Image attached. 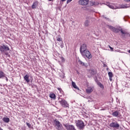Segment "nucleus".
Segmentation results:
<instances>
[{"label":"nucleus","instance_id":"obj_9","mask_svg":"<svg viewBox=\"0 0 130 130\" xmlns=\"http://www.w3.org/2000/svg\"><path fill=\"white\" fill-rule=\"evenodd\" d=\"M89 3V0H79V4L81 6H87Z\"/></svg>","mask_w":130,"mask_h":130},{"label":"nucleus","instance_id":"obj_33","mask_svg":"<svg viewBox=\"0 0 130 130\" xmlns=\"http://www.w3.org/2000/svg\"><path fill=\"white\" fill-rule=\"evenodd\" d=\"M26 125L27 126H28L29 128H30L31 126V124H30L29 123L26 122Z\"/></svg>","mask_w":130,"mask_h":130},{"label":"nucleus","instance_id":"obj_3","mask_svg":"<svg viewBox=\"0 0 130 130\" xmlns=\"http://www.w3.org/2000/svg\"><path fill=\"white\" fill-rule=\"evenodd\" d=\"M60 104L62 107L64 108H69L70 105L68 103V102L64 99H61V100L59 101Z\"/></svg>","mask_w":130,"mask_h":130},{"label":"nucleus","instance_id":"obj_8","mask_svg":"<svg viewBox=\"0 0 130 130\" xmlns=\"http://www.w3.org/2000/svg\"><path fill=\"white\" fill-rule=\"evenodd\" d=\"M86 50H88V49H87V45H86L85 44H83L81 46H80V53Z\"/></svg>","mask_w":130,"mask_h":130},{"label":"nucleus","instance_id":"obj_28","mask_svg":"<svg viewBox=\"0 0 130 130\" xmlns=\"http://www.w3.org/2000/svg\"><path fill=\"white\" fill-rule=\"evenodd\" d=\"M99 87H100V88H101L102 89H103V88H104V86L102 85V83H99L98 84Z\"/></svg>","mask_w":130,"mask_h":130},{"label":"nucleus","instance_id":"obj_7","mask_svg":"<svg viewBox=\"0 0 130 130\" xmlns=\"http://www.w3.org/2000/svg\"><path fill=\"white\" fill-rule=\"evenodd\" d=\"M110 127H113L114 128H119V124L115 121V122H112L110 124Z\"/></svg>","mask_w":130,"mask_h":130},{"label":"nucleus","instance_id":"obj_30","mask_svg":"<svg viewBox=\"0 0 130 130\" xmlns=\"http://www.w3.org/2000/svg\"><path fill=\"white\" fill-rule=\"evenodd\" d=\"M61 60H62V61L64 62V61H66V59H64V58H63V57H61Z\"/></svg>","mask_w":130,"mask_h":130},{"label":"nucleus","instance_id":"obj_20","mask_svg":"<svg viewBox=\"0 0 130 130\" xmlns=\"http://www.w3.org/2000/svg\"><path fill=\"white\" fill-rule=\"evenodd\" d=\"M128 8V7L127 6V5H122L121 7L118 8V9H126Z\"/></svg>","mask_w":130,"mask_h":130},{"label":"nucleus","instance_id":"obj_26","mask_svg":"<svg viewBox=\"0 0 130 130\" xmlns=\"http://www.w3.org/2000/svg\"><path fill=\"white\" fill-rule=\"evenodd\" d=\"M121 33H122V34H127V32L124 31V30H123L122 29H121L120 30Z\"/></svg>","mask_w":130,"mask_h":130},{"label":"nucleus","instance_id":"obj_39","mask_svg":"<svg viewBox=\"0 0 130 130\" xmlns=\"http://www.w3.org/2000/svg\"><path fill=\"white\" fill-rule=\"evenodd\" d=\"M61 2H66V1H67V0H61Z\"/></svg>","mask_w":130,"mask_h":130},{"label":"nucleus","instance_id":"obj_11","mask_svg":"<svg viewBox=\"0 0 130 130\" xmlns=\"http://www.w3.org/2000/svg\"><path fill=\"white\" fill-rule=\"evenodd\" d=\"M108 76L109 77V80L111 82H112V78H113V73L112 72H108Z\"/></svg>","mask_w":130,"mask_h":130},{"label":"nucleus","instance_id":"obj_23","mask_svg":"<svg viewBox=\"0 0 130 130\" xmlns=\"http://www.w3.org/2000/svg\"><path fill=\"white\" fill-rule=\"evenodd\" d=\"M3 77H5V73L2 71H0V79L3 78Z\"/></svg>","mask_w":130,"mask_h":130},{"label":"nucleus","instance_id":"obj_43","mask_svg":"<svg viewBox=\"0 0 130 130\" xmlns=\"http://www.w3.org/2000/svg\"><path fill=\"white\" fill-rule=\"evenodd\" d=\"M61 47L62 48V45H61Z\"/></svg>","mask_w":130,"mask_h":130},{"label":"nucleus","instance_id":"obj_16","mask_svg":"<svg viewBox=\"0 0 130 130\" xmlns=\"http://www.w3.org/2000/svg\"><path fill=\"white\" fill-rule=\"evenodd\" d=\"M72 85L75 89H77V90H79V87H78V86H77V85H76V83H75V82L72 81Z\"/></svg>","mask_w":130,"mask_h":130},{"label":"nucleus","instance_id":"obj_1","mask_svg":"<svg viewBox=\"0 0 130 130\" xmlns=\"http://www.w3.org/2000/svg\"><path fill=\"white\" fill-rule=\"evenodd\" d=\"M75 123L77 127H78L79 129H83V128H85V123L81 120H76Z\"/></svg>","mask_w":130,"mask_h":130},{"label":"nucleus","instance_id":"obj_41","mask_svg":"<svg viewBox=\"0 0 130 130\" xmlns=\"http://www.w3.org/2000/svg\"><path fill=\"white\" fill-rule=\"evenodd\" d=\"M128 52L130 53V50H128Z\"/></svg>","mask_w":130,"mask_h":130},{"label":"nucleus","instance_id":"obj_22","mask_svg":"<svg viewBox=\"0 0 130 130\" xmlns=\"http://www.w3.org/2000/svg\"><path fill=\"white\" fill-rule=\"evenodd\" d=\"M50 97L52 99H55V94L54 93L50 94Z\"/></svg>","mask_w":130,"mask_h":130},{"label":"nucleus","instance_id":"obj_17","mask_svg":"<svg viewBox=\"0 0 130 130\" xmlns=\"http://www.w3.org/2000/svg\"><path fill=\"white\" fill-rule=\"evenodd\" d=\"M37 8V2H35L31 6V9H36Z\"/></svg>","mask_w":130,"mask_h":130},{"label":"nucleus","instance_id":"obj_14","mask_svg":"<svg viewBox=\"0 0 130 130\" xmlns=\"http://www.w3.org/2000/svg\"><path fill=\"white\" fill-rule=\"evenodd\" d=\"M24 79L27 82V83H29V82H30V80L29 79V75H26L24 76Z\"/></svg>","mask_w":130,"mask_h":130},{"label":"nucleus","instance_id":"obj_19","mask_svg":"<svg viewBox=\"0 0 130 130\" xmlns=\"http://www.w3.org/2000/svg\"><path fill=\"white\" fill-rule=\"evenodd\" d=\"M120 31V29H118V28H114V29L113 30V32H114L115 33H119Z\"/></svg>","mask_w":130,"mask_h":130},{"label":"nucleus","instance_id":"obj_10","mask_svg":"<svg viewBox=\"0 0 130 130\" xmlns=\"http://www.w3.org/2000/svg\"><path fill=\"white\" fill-rule=\"evenodd\" d=\"M90 20L88 19L85 20L84 22V26H85V27H89V26H90Z\"/></svg>","mask_w":130,"mask_h":130},{"label":"nucleus","instance_id":"obj_21","mask_svg":"<svg viewBox=\"0 0 130 130\" xmlns=\"http://www.w3.org/2000/svg\"><path fill=\"white\" fill-rule=\"evenodd\" d=\"M109 8H110V9H112L113 10H114V4H113V3H111V4L109 5Z\"/></svg>","mask_w":130,"mask_h":130},{"label":"nucleus","instance_id":"obj_40","mask_svg":"<svg viewBox=\"0 0 130 130\" xmlns=\"http://www.w3.org/2000/svg\"><path fill=\"white\" fill-rule=\"evenodd\" d=\"M48 1H49V2H51V1H52L53 0H48Z\"/></svg>","mask_w":130,"mask_h":130},{"label":"nucleus","instance_id":"obj_2","mask_svg":"<svg viewBox=\"0 0 130 130\" xmlns=\"http://www.w3.org/2000/svg\"><path fill=\"white\" fill-rule=\"evenodd\" d=\"M81 54L83 57H84V58L87 57V58L88 59H91V58L92 57V54H91V52H90L88 50L82 52Z\"/></svg>","mask_w":130,"mask_h":130},{"label":"nucleus","instance_id":"obj_13","mask_svg":"<svg viewBox=\"0 0 130 130\" xmlns=\"http://www.w3.org/2000/svg\"><path fill=\"white\" fill-rule=\"evenodd\" d=\"M91 92H93V88L91 87H89L86 89V92L88 94H90V93H91Z\"/></svg>","mask_w":130,"mask_h":130},{"label":"nucleus","instance_id":"obj_31","mask_svg":"<svg viewBox=\"0 0 130 130\" xmlns=\"http://www.w3.org/2000/svg\"><path fill=\"white\" fill-rule=\"evenodd\" d=\"M61 40H62V39L61 38H57V41H61Z\"/></svg>","mask_w":130,"mask_h":130},{"label":"nucleus","instance_id":"obj_24","mask_svg":"<svg viewBox=\"0 0 130 130\" xmlns=\"http://www.w3.org/2000/svg\"><path fill=\"white\" fill-rule=\"evenodd\" d=\"M78 63H79L81 66H85V63H84L83 61H81V60H78Z\"/></svg>","mask_w":130,"mask_h":130},{"label":"nucleus","instance_id":"obj_27","mask_svg":"<svg viewBox=\"0 0 130 130\" xmlns=\"http://www.w3.org/2000/svg\"><path fill=\"white\" fill-rule=\"evenodd\" d=\"M108 27L110 30H112V31H113L115 28L114 26H112L111 25H108Z\"/></svg>","mask_w":130,"mask_h":130},{"label":"nucleus","instance_id":"obj_37","mask_svg":"<svg viewBox=\"0 0 130 130\" xmlns=\"http://www.w3.org/2000/svg\"><path fill=\"white\" fill-rule=\"evenodd\" d=\"M5 79H6L7 82H8V77H5Z\"/></svg>","mask_w":130,"mask_h":130},{"label":"nucleus","instance_id":"obj_15","mask_svg":"<svg viewBox=\"0 0 130 130\" xmlns=\"http://www.w3.org/2000/svg\"><path fill=\"white\" fill-rule=\"evenodd\" d=\"M119 114V113L117 111H116L112 113L113 116H115V117L118 116Z\"/></svg>","mask_w":130,"mask_h":130},{"label":"nucleus","instance_id":"obj_38","mask_svg":"<svg viewBox=\"0 0 130 130\" xmlns=\"http://www.w3.org/2000/svg\"><path fill=\"white\" fill-rule=\"evenodd\" d=\"M125 2H130V0H125Z\"/></svg>","mask_w":130,"mask_h":130},{"label":"nucleus","instance_id":"obj_5","mask_svg":"<svg viewBox=\"0 0 130 130\" xmlns=\"http://www.w3.org/2000/svg\"><path fill=\"white\" fill-rule=\"evenodd\" d=\"M54 123L56 126H57V129L63 130V126H62V124L59 122V121L55 120L54 121Z\"/></svg>","mask_w":130,"mask_h":130},{"label":"nucleus","instance_id":"obj_35","mask_svg":"<svg viewBox=\"0 0 130 130\" xmlns=\"http://www.w3.org/2000/svg\"><path fill=\"white\" fill-rule=\"evenodd\" d=\"M72 1H73V0H67V4H69V3H71V2H72Z\"/></svg>","mask_w":130,"mask_h":130},{"label":"nucleus","instance_id":"obj_42","mask_svg":"<svg viewBox=\"0 0 130 130\" xmlns=\"http://www.w3.org/2000/svg\"><path fill=\"white\" fill-rule=\"evenodd\" d=\"M104 66H106V64H104Z\"/></svg>","mask_w":130,"mask_h":130},{"label":"nucleus","instance_id":"obj_6","mask_svg":"<svg viewBox=\"0 0 130 130\" xmlns=\"http://www.w3.org/2000/svg\"><path fill=\"white\" fill-rule=\"evenodd\" d=\"M63 125L66 127L67 130H77L75 128L74 125H71L69 124H63Z\"/></svg>","mask_w":130,"mask_h":130},{"label":"nucleus","instance_id":"obj_32","mask_svg":"<svg viewBox=\"0 0 130 130\" xmlns=\"http://www.w3.org/2000/svg\"><path fill=\"white\" fill-rule=\"evenodd\" d=\"M106 4H106V6H107L108 7H109V6H110V5L111 3H109V2H106Z\"/></svg>","mask_w":130,"mask_h":130},{"label":"nucleus","instance_id":"obj_34","mask_svg":"<svg viewBox=\"0 0 130 130\" xmlns=\"http://www.w3.org/2000/svg\"><path fill=\"white\" fill-rule=\"evenodd\" d=\"M109 47L110 49L112 51H113V48H112L110 46H109Z\"/></svg>","mask_w":130,"mask_h":130},{"label":"nucleus","instance_id":"obj_25","mask_svg":"<svg viewBox=\"0 0 130 130\" xmlns=\"http://www.w3.org/2000/svg\"><path fill=\"white\" fill-rule=\"evenodd\" d=\"M57 89V90H58V91H59L61 94H63V91H62V89H61V88L58 87Z\"/></svg>","mask_w":130,"mask_h":130},{"label":"nucleus","instance_id":"obj_18","mask_svg":"<svg viewBox=\"0 0 130 130\" xmlns=\"http://www.w3.org/2000/svg\"><path fill=\"white\" fill-rule=\"evenodd\" d=\"M89 73L92 75H95V74H96V72H94V69H91L90 70H89Z\"/></svg>","mask_w":130,"mask_h":130},{"label":"nucleus","instance_id":"obj_4","mask_svg":"<svg viewBox=\"0 0 130 130\" xmlns=\"http://www.w3.org/2000/svg\"><path fill=\"white\" fill-rule=\"evenodd\" d=\"M8 50H10V48L8 47L7 45H2L0 46V51L3 52H6V51H8Z\"/></svg>","mask_w":130,"mask_h":130},{"label":"nucleus","instance_id":"obj_36","mask_svg":"<svg viewBox=\"0 0 130 130\" xmlns=\"http://www.w3.org/2000/svg\"><path fill=\"white\" fill-rule=\"evenodd\" d=\"M103 17L104 18H105V19H106V20H109V18H108L105 17L104 15H103Z\"/></svg>","mask_w":130,"mask_h":130},{"label":"nucleus","instance_id":"obj_12","mask_svg":"<svg viewBox=\"0 0 130 130\" xmlns=\"http://www.w3.org/2000/svg\"><path fill=\"white\" fill-rule=\"evenodd\" d=\"M2 120H3L4 122H6V123H9V122H10V118L4 117L3 118Z\"/></svg>","mask_w":130,"mask_h":130},{"label":"nucleus","instance_id":"obj_29","mask_svg":"<svg viewBox=\"0 0 130 130\" xmlns=\"http://www.w3.org/2000/svg\"><path fill=\"white\" fill-rule=\"evenodd\" d=\"M3 53H5V55H7V56H10V54H9L8 52H3Z\"/></svg>","mask_w":130,"mask_h":130}]
</instances>
